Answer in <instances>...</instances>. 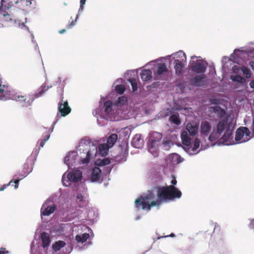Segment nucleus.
I'll list each match as a JSON object with an SVG mask.
<instances>
[{
	"mask_svg": "<svg viewBox=\"0 0 254 254\" xmlns=\"http://www.w3.org/2000/svg\"><path fill=\"white\" fill-rule=\"evenodd\" d=\"M167 143H168V141H164L163 142V143L164 144H167Z\"/></svg>",
	"mask_w": 254,
	"mask_h": 254,
	"instance_id": "57",
	"label": "nucleus"
},
{
	"mask_svg": "<svg viewBox=\"0 0 254 254\" xmlns=\"http://www.w3.org/2000/svg\"><path fill=\"white\" fill-rule=\"evenodd\" d=\"M250 86L251 88L254 90V80L251 81V82L250 83Z\"/></svg>",
	"mask_w": 254,
	"mask_h": 254,
	"instance_id": "53",
	"label": "nucleus"
},
{
	"mask_svg": "<svg viewBox=\"0 0 254 254\" xmlns=\"http://www.w3.org/2000/svg\"><path fill=\"white\" fill-rule=\"evenodd\" d=\"M49 137L50 135H48L45 138L38 140L37 144L39 145V149L44 146L46 141L49 139Z\"/></svg>",
	"mask_w": 254,
	"mask_h": 254,
	"instance_id": "40",
	"label": "nucleus"
},
{
	"mask_svg": "<svg viewBox=\"0 0 254 254\" xmlns=\"http://www.w3.org/2000/svg\"><path fill=\"white\" fill-rule=\"evenodd\" d=\"M251 129H252V133L253 134V136H254V119H253V124L252 125Z\"/></svg>",
	"mask_w": 254,
	"mask_h": 254,
	"instance_id": "52",
	"label": "nucleus"
},
{
	"mask_svg": "<svg viewBox=\"0 0 254 254\" xmlns=\"http://www.w3.org/2000/svg\"><path fill=\"white\" fill-rule=\"evenodd\" d=\"M18 183L19 180H14V181L12 180L10 181L8 184L3 185V186H1L0 188V191L3 190L7 187L10 185H13V183L14 184V188L17 189L18 187Z\"/></svg>",
	"mask_w": 254,
	"mask_h": 254,
	"instance_id": "33",
	"label": "nucleus"
},
{
	"mask_svg": "<svg viewBox=\"0 0 254 254\" xmlns=\"http://www.w3.org/2000/svg\"><path fill=\"white\" fill-rule=\"evenodd\" d=\"M64 97H62V101L64 103H59L58 106V111L62 116L64 117L67 115L71 111V109L68 106L67 101H63Z\"/></svg>",
	"mask_w": 254,
	"mask_h": 254,
	"instance_id": "10",
	"label": "nucleus"
},
{
	"mask_svg": "<svg viewBox=\"0 0 254 254\" xmlns=\"http://www.w3.org/2000/svg\"><path fill=\"white\" fill-rule=\"evenodd\" d=\"M86 0H80V5L79 9V11L83 10L84 5L85 3Z\"/></svg>",
	"mask_w": 254,
	"mask_h": 254,
	"instance_id": "44",
	"label": "nucleus"
},
{
	"mask_svg": "<svg viewBox=\"0 0 254 254\" xmlns=\"http://www.w3.org/2000/svg\"><path fill=\"white\" fill-rule=\"evenodd\" d=\"M176 74L177 75H181L184 71V65L183 62L179 60L175 61V66Z\"/></svg>",
	"mask_w": 254,
	"mask_h": 254,
	"instance_id": "20",
	"label": "nucleus"
},
{
	"mask_svg": "<svg viewBox=\"0 0 254 254\" xmlns=\"http://www.w3.org/2000/svg\"><path fill=\"white\" fill-rule=\"evenodd\" d=\"M200 141L198 138H195L193 143V146L191 147V145L189 146V149H187V152L190 154H196L198 152V151H197V149L200 146Z\"/></svg>",
	"mask_w": 254,
	"mask_h": 254,
	"instance_id": "19",
	"label": "nucleus"
},
{
	"mask_svg": "<svg viewBox=\"0 0 254 254\" xmlns=\"http://www.w3.org/2000/svg\"><path fill=\"white\" fill-rule=\"evenodd\" d=\"M117 134L113 133L108 138L107 143L106 144L108 145L109 147H112L117 141Z\"/></svg>",
	"mask_w": 254,
	"mask_h": 254,
	"instance_id": "28",
	"label": "nucleus"
},
{
	"mask_svg": "<svg viewBox=\"0 0 254 254\" xmlns=\"http://www.w3.org/2000/svg\"><path fill=\"white\" fill-rule=\"evenodd\" d=\"M94 148L93 151H91L89 149V145L85 142H80L77 153V157L78 158V162L80 164H88L89 162L91 156L96 154L97 153L96 148L92 145Z\"/></svg>",
	"mask_w": 254,
	"mask_h": 254,
	"instance_id": "3",
	"label": "nucleus"
},
{
	"mask_svg": "<svg viewBox=\"0 0 254 254\" xmlns=\"http://www.w3.org/2000/svg\"><path fill=\"white\" fill-rule=\"evenodd\" d=\"M78 16L79 15L78 14H77L76 15V19L75 20V21L74 20H72L68 25V26H67V28L68 29H70V28H71L72 27V26L74 25V22L76 21L77 19L78 18Z\"/></svg>",
	"mask_w": 254,
	"mask_h": 254,
	"instance_id": "46",
	"label": "nucleus"
},
{
	"mask_svg": "<svg viewBox=\"0 0 254 254\" xmlns=\"http://www.w3.org/2000/svg\"><path fill=\"white\" fill-rule=\"evenodd\" d=\"M49 87L48 86H46L45 84H43L37 91V92L33 95V97L35 99L40 97L44 95V94L49 89Z\"/></svg>",
	"mask_w": 254,
	"mask_h": 254,
	"instance_id": "26",
	"label": "nucleus"
},
{
	"mask_svg": "<svg viewBox=\"0 0 254 254\" xmlns=\"http://www.w3.org/2000/svg\"><path fill=\"white\" fill-rule=\"evenodd\" d=\"M65 29H62V30H61L59 31V33L60 34H63L65 32Z\"/></svg>",
	"mask_w": 254,
	"mask_h": 254,
	"instance_id": "55",
	"label": "nucleus"
},
{
	"mask_svg": "<svg viewBox=\"0 0 254 254\" xmlns=\"http://www.w3.org/2000/svg\"><path fill=\"white\" fill-rule=\"evenodd\" d=\"M11 99L18 102L22 107H27L30 106L35 98L32 95H20L15 91H10L5 100Z\"/></svg>",
	"mask_w": 254,
	"mask_h": 254,
	"instance_id": "5",
	"label": "nucleus"
},
{
	"mask_svg": "<svg viewBox=\"0 0 254 254\" xmlns=\"http://www.w3.org/2000/svg\"><path fill=\"white\" fill-rule=\"evenodd\" d=\"M41 238L42 242V247L44 248L49 246L51 243V240L49 234L46 232H43L41 234Z\"/></svg>",
	"mask_w": 254,
	"mask_h": 254,
	"instance_id": "22",
	"label": "nucleus"
},
{
	"mask_svg": "<svg viewBox=\"0 0 254 254\" xmlns=\"http://www.w3.org/2000/svg\"><path fill=\"white\" fill-rule=\"evenodd\" d=\"M198 127L199 124L198 123H189L186 126V131L189 133L190 136H193L197 133Z\"/></svg>",
	"mask_w": 254,
	"mask_h": 254,
	"instance_id": "15",
	"label": "nucleus"
},
{
	"mask_svg": "<svg viewBox=\"0 0 254 254\" xmlns=\"http://www.w3.org/2000/svg\"><path fill=\"white\" fill-rule=\"evenodd\" d=\"M128 80L131 85L132 91H136L137 89V84L136 79L132 78H130Z\"/></svg>",
	"mask_w": 254,
	"mask_h": 254,
	"instance_id": "36",
	"label": "nucleus"
},
{
	"mask_svg": "<svg viewBox=\"0 0 254 254\" xmlns=\"http://www.w3.org/2000/svg\"><path fill=\"white\" fill-rule=\"evenodd\" d=\"M154 198V194L152 191H148L147 194L145 196H141L140 198L136 199L135 201V205L138 208H141L142 209H147L150 210L152 206H155L157 203L159 205L161 201H150Z\"/></svg>",
	"mask_w": 254,
	"mask_h": 254,
	"instance_id": "4",
	"label": "nucleus"
},
{
	"mask_svg": "<svg viewBox=\"0 0 254 254\" xmlns=\"http://www.w3.org/2000/svg\"><path fill=\"white\" fill-rule=\"evenodd\" d=\"M82 198H83V197L81 195H78L77 196V198L80 199V200H82Z\"/></svg>",
	"mask_w": 254,
	"mask_h": 254,
	"instance_id": "56",
	"label": "nucleus"
},
{
	"mask_svg": "<svg viewBox=\"0 0 254 254\" xmlns=\"http://www.w3.org/2000/svg\"><path fill=\"white\" fill-rule=\"evenodd\" d=\"M234 128L233 118L231 116H228L219 121L217 126V131L212 132L208 139L212 142L214 141L220 136L224 130H226L224 134L220 138V141L225 145H230L232 144V132Z\"/></svg>",
	"mask_w": 254,
	"mask_h": 254,
	"instance_id": "1",
	"label": "nucleus"
},
{
	"mask_svg": "<svg viewBox=\"0 0 254 254\" xmlns=\"http://www.w3.org/2000/svg\"><path fill=\"white\" fill-rule=\"evenodd\" d=\"M9 253V252L6 250V249L4 248H1L0 249V254H8Z\"/></svg>",
	"mask_w": 254,
	"mask_h": 254,
	"instance_id": "48",
	"label": "nucleus"
},
{
	"mask_svg": "<svg viewBox=\"0 0 254 254\" xmlns=\"http://www.w3.org/2000/svg\"><path fill=\"white\" fill-rule=\"evenodd\" d=\"M157 192L159 201H170L175 198H180L182 194L178 189L172 185L158 188Z\"/></svg>",
	"mask_w": 254,
	"mask_h": 254,
	"instance_id": "2",
	"label": "nucleus"
},
{
	"mask_svg": "<svg viewBox=\"0 0 254 254\" xmlns=\"http://www.w3.org/2000/svg\"><path fill=\"white\" fill-rule=\"evenodd\" d=\"M48 200L44 203L41 208V214L44 216H49L53 213L56 209V206L55 204L52 205H47Z\"/></svg>",
	"mask_w": 254,
	"mask_h": 254,
	"instance_id": "12",
	"label": "nucleus"
},
{
	"mask_svg": "<svg viewBox=\"0 0 254 254\" xmlns=\"http://www.w3.org/2000/svg\"><path fill=\"white\" fill-rule=\"evenodd\" d=\"M0 18L3 20L6 21H10L11 20V19L10 18V15L9 14V17L8 16H4V15H0Z\"/></svg>",
	"mask_w": 254,
	"mask_h": 254,
	"instance_id": "45",
	"label": "nucleus"
},
{
	"mask_svg": "<svg viewBox=\"0 0 254 254\" xmlns=\"http://www.w3.org/2000/svg\"><path fill=\"white\" fill-rule=\"evenodd\" d=\"M0 15L9 17V14L6 11L3 10L2 5L0 6Z\"/></svg>",
	"mask_w": 254,
	"mask_h": 254,
	"instance_id": "41",
	"label": "nucleus"
},
{
	"mask_svg": "<svg viewBox=\"0 0 254 254\" xmlns=\"http://www.w3.org/2000/svg\"><path fill=\"white\" fill-rule=\"evenodd\" d=\"M179 55V56L183 55L184 57H186L185 54L183 51H180L178 53Z\"/></svg>",
	"mask_w": 254,
	"mask_h": 254,
	"instance_id": "54",
	"label": "nucleus"
},
{
	"mask_svg": "<svg viewBox=\"0 0 254 254\" xmlns=\"http://www.w3.org/2000/svg\"><path fill=\"white\" fill-rule=\"evenodd\" d=\"M241 70L246 78H249L251 76L250 70L247 67L243 66L241 68Z\"/></svg>",
	"mask_w": 254,
	"mask_h": 254,
	"instance_id": "37",
	"label": "nucleus"
},
{
	"mask_svg": "<svg viewBox=\"0 0 254 254\" xmlns=\"http://www.w3.org/2000/svg\"><path fill=\"white\" fill-rule=\"evenodd\" d=\"M101 170L98 167H95L93 169L92 171L91 179L93 181H97L99 180L100 178V174Z\"/></svg>",
	"mask_w": 254,
	"mask_h": 254,
	"instance_id": "27",
	"label": "nucleus"
},
{
	"mask_svg": "<svg viewBox=\"0 0 254 254\" xmlns=\"http://www.w3.org/2000/svg\"><path fill=\"white\" fill-rule=\"evenodd\" d=\"M175 236V235L173 233H171L170 235H167V236H163V237H158V239H160L161 238H166V237H174Z\"/></svg>",
	"mask_w": 254,
	"mask_h": 254,
	"instance_id": "51",
	"label": "nucleus"
},
{
	"mask_svg": "<svg viewBox=\"0 0 254 254\" xmlns=\"http://www.w3.org/2000/svg\"><path fill=\"white\" fill-rule=\"evenodd\" d=\"M36 158L34 156L31 155L26 160V162L24 164V176H26L32 170V167L34 164V160Z\"/></svg>",
	"mask_w": 254,
	"mask_h": 254,
	"instance_id": "14",
	"label": "nucleus"
},
{
	"mask_svg": "<svg viewBox=\"0 0 254 254\" xmlns=\"http://www.w3.org/2000/svg\"><path fill=\"white\" fill-rule=\"evenodd\" d=\"M249 227L250 229L254 230V219L250 220V223L249 224Z\"/></svg>",
	"mask_w": 254,
	"mask_h": 254,
	"instance_id": "47",
	"label": "nucleus"
},
{
	"mask_svg": "<svg viewBox=\"0 0 254 254\" xmlns=\"http://www.w3.org/2000/svg\"><path fill=\"white\" fill-rule=\"evenodd\" d=\"M231 79L234 82L240 83H244L246 81V79L244 77L238 74L231 76Z\"/></svg>",
	"mask_w": 254,
	"mask_h": 254,
	"instance_id": "31",
	"label": "nucleus"
},
{
	"mask_svg": "<svg viewBox=\"0 0 254 254\" xmlns=\"http://www.w3.org/2000/svg\"><path fill=\"white\" fill-rule=\"evenodd\" d=\"M162 137V133L153 131L151 132L149 136L148 141L150 143L149 152H150L154 157L158 155V148L160 144V141Z\"/></svg>",
	"mask_w": 254,
	"mask_h": 254,
	"instance_id": "6",
	"label": "nucleus"
},
{
	"mask_svg": "<svg viewBox=\"0 0 254 254\" xmlns=\"http://www.w3.org/2000/svg\"><path fill=\"white\" fill-rule=\"evenodd\" d=\"M167 70V66L165 63L158 64L156 66V70L154 71L155 79H159L158 76L166 72Z\"/></svg>",
	"mask_w": 254,
	"mask_h": 254,
	"instance_id": "16",
	"label": "nucleus"
},
{
	"mask_svg": "<svg viewBox=\"0 0 254 254\" xmlns=\"http://www.w3.org/2000/svg\"><path fill=\"white\" fill-rule=\"evenodd\" d=\"M196 58L195 56L191 57V60L190 62V68L193 72L197 74H202L206 69L207 64L201 60H196L195 61L193 59Z\"/></svg>",
	"mask_w": 254,
	"mask_h": 254,
	"instance_id": "7",
	"label": "nucleus"
},
{
	"mask_svg": "<svg viewBox=\"0 0 254 254\" xmlns=\"http://www.w3.org/2000/svg\"><path fill=\"white\" fill-rule=\"evenodd\" d=\"M109 146L106 144H100L99 146L100 151L102 153H106L110 148Z\"/></svg>",
	"mask_w": 254,
	"mask_h": 254,
	"instance_id": "38",
	"label": "nucleus"
},
{
	"mask_svg": "<svg viewBox=\"0 0 254 254\" xmlns=\"http://www.w3.org/2000/svg\"><path fill=\"white\" fill-rule=\"evenodd\" d=\"M141 79L144 81H148L150 80L152 78V72L149 69H145L142 70L140 73Z\"/></svg>",
	"mask_w": 254,
	"mask_h": 254,
	"instance_id": "23",
	"label": "nucleus"
},
{
	"mask_svg": "<svg viewBox=\"0 0 254 254\" xmlns=\"http://www.w3.org/2000/svg\"><path fill=\"white\" fill-rule=\"evenodd\" d=\"M206 78L205 75H196L190 80L191 85L195 86H201L203 85V79Z\"/></svg>",
	"mask_w": 254,
	"mask_h": 254,
	"instance_id": "18",
	"label": "nucleus"
},
{
	"mask_svg": "<svg viewBox=\"0 0 254 254\" xmlns=\"http://www.w3.org/2000/svg\"><path fill=\"white\" fill-rule=\"evenodd\" d=\"M235 67H236V66H235ZM234 67H235V66H234V67H233V70H234Z\"/></svg>",
	"mask_w": 254,
	"mask_h": 254,
	"instance_id": "59",
	"label": "nucleus"
},
{
	"mask_svg": "<svg viewBox=\"0 0 254 254\" xmlns=\"http://www.w3.org/2000/svg\"><path fill=\"white\" fill-rule=\"evenodd\" d=\"M214 112L217 115V117L219 118V121L223 119L229 115H226V112L219 106H216L213 109Z\"/></svg>",
	"mask_w": 254,
	"mask_h": 254,
	"instance_id": "21",
	"label": "nucleus"
},
{
	"mask_svg": "<svg viewBox=\"0 0 254 254\" xmlns=\"http://www.w3.org/2000/svg\"><path fill=\"white\" fill-rule=\"evenodd\" d=\"M251 132L247 127H240L237 129L235 139L240 143L245 142L250 139Z\"/></svg>",
	"mask_w": 254,
	"mask_h": 254,
	"instance_id": "8",
	"label": "nucleus"
},
{
	"mask_svg": "<svg viewBox=\"0 0 254 254\" xmlns=\"http://www.w3.org/2000/svg\"><path fill=\"white\" fill-rule=\"evenodd\" d=\"M172 177L173 178V180L171 182V183L172 185V186L176 185L177 183V181H176V178L174 175H172Z\"/></svg>",
	"mask_w": 254,
	"mask_h": 254,
	"instance_id": "49",
	"label": "nucleus"
},
{
	"mask_svg": "<svg viewBox=\"0 0 254 254\" xmlns=\"http://www.w3.org/2000/svg\"><path fill=\"white\" fill-rule=\"evenodd\" d=\"M179 117V115L178 113L172 114L170 116L169 120L175 125H179L181 124V121Z\"/></svg>",
	"mask_w": 254,
	"mask_h": 254,
	"instance_id": "30",
	"label": "nucleus"
},
{
	"mask_svg": "<svg viewBox=\"0 0 254 254\" xmlns=\"http://www.w3.org/2000/svg\"><path fill=\"white\" fill-rule=\"evenodd\" d=\"M82 177V173L79 170H75L68 173L67 179L71 182H78L81 180Z\"/></svg>",
	"mask_w": 254,
	"mask_h": 254,
	"instance_id": "9",
	"label": "nucleus"
},
{
	"mask_svg": "<svg viewBox=\"0 0 254 254\" xmlns=\"http://www.w3.org/2000/svg\"><path fill=\"white\" fill-rule=\"evenodd\" d=\"M64 5H67V4H66L65 2H64Z\"/></svg>",
	"mask_w": 254,
	"mask_h": 254,
	"instance_id": "58",
	"label": "nucleus"
},
{
	"mask_svg": "<svg viewBox=\"0 0 254 254\" xmlns=\"http://www.w3.org/2000/svg\"><path fill=\"white\" fill-rule=\"evenodd\" d=\"M169 159L173 165L178 164L182 162L183 160V159L177 153L171 154L169 157Z\"/></svg>",
	"mask_w": 254,
	"mask_h": 254,
	"instance_id": "24",
	"label": "nucleus"
},
{
	"mask_svg": "<svg viewBox=\"0 0 254 254\" xmlns=\"http://www.w3.org/2000/svg\"><path fill=\"white\" fill-rule=\"evenodd\" d=\"M110 163V160L108 159H104L101 162V164L103 166H106Z\"/></svg>",
	"mask_w": 254,
	"mask_h": 254,
	"instance_id": "43",
	"label": "nucleus"
},
{
	"mask_svg": "<svg viewBox=\"0 0 254 254\" xmlns=\"http://www.w3.org/2000/svg\"><path fill=\"white\" fill-rule=\"evenodd\" d=\"M89 238V234L85 233L81 235H76L75 236V240L78 243H83L85 242Z\"/></svg>",
	"mask_w": 254,
	"mask_h": 254,
	"instance_id": "29",
	"label": "nucleus"
},
{
	"mask_svg": "<svg viewBox=\"0 0 254 254\" xmlns=\"http://www.w3.org/2000/svg\"><path fill=\"white\" fill-rule=\"evenodd\" d=\"M143 140L141 139L139 136L136 135L133 138V145L136 148H139L140 145L141 144Z\"/></svg>",
	"mask_w": 254,
	"mask_h": 254,
	"instance_id": "35",
	"label": "nucleus"
},
{
	"mask_svg": "<svg viewBox=\"0 0 254 254\" xmlns=\"http://www.w3.org/2000/svg\"><path fill=\"white\" fill-rule=\"evenodd\" d=\"M104 106L105 108L104 111L105 113L109 115L112 110L113 105L112 102L110 101H106L104 104Z\"/></svg>",
	"mask_w": 254,
	"mask_h": 254,
	"instance_id": "32",
	"label": "nucleus"
},
{
	"mask_svg": "<svg viewBox=\"0 0 254 254\" xmlns=\"http://www.w3.org/2000/svg\"><path fill=\"white\" fill-rule=\"evenodd\" d=\"M190 136V135L186 130L183 131L181 133V137L182 144L184 145L183 148L186 152L187 149H189V146L191 145V138Z\"/></svg>",
	"mask_w": 254,
	"mask_h": 254,
	"instance_id": "11",
	"label": "nucleus"
},
{
	"mask_svg": "<svg viewBox=\"0 0 254 254\" xmlns=\"http://www.w3.org/2000/svg\"><path fill=\"white\" fill-rule=\"evenodd\" d=\"M65 245V243L64 242L62 241H59L58 242H56L55 243L52 247L53 249L55 251H59L62 248H63Z\"/></svg>",
	"mask_w": 254,
	"mask_h": 254,
	"instance_id": "34",
	"label": "nucleus"
},
{
	"mask_svg": "<svg viewBox=\"0 0 254 254\" xmlns=\"http://www.w3.org/2000/svg\"><path fill=\"white\" fill-rule=\"evenodd\" d=\"M119 103L124 104L127 101L126 97L122 96L119 98Z\"/></svg>",
	"mask_w": 254,
	"mask_h": 254,
	"instance_id": "42",
	"label": "nucleus"
},
{
	"mask_svg": "<svg viewBox=\"0 0 254 254\" xmlns=\"http://www.w3.org/2000/svg\"><path fill=\"white\" fill-rule=\"evenodd\" d=\"M77 153L75 151L69 152L64 158V163L68 166L75 162Z\"/></svg>",
	"mask_w": 254,
	"mask_h": 254,
	"instance_id": "17",
	"label": "nucleus"
},
{
	"mask_svg": "<svg viewBox=\"0 0 254 254\" xmlns=\"http://www.w3.org/2000/svg\"><path fill=\"white\" fill-rule=\"evenodd\" d=\"M115 90L118 93L122 94L125 90V88L123 85L120 84L116 86Z\"/></svg>",
	"mask_w": 254,
	"mask_h": 254,
	"instance_id": "39",
	"label": "nucleus"
},
{
	"mask_svg": "<svg viewBox=\"0 0 254 254\" xmlns=\"http://www.w3.org/2000/svg\"><path fill=\"white\" fill-rule=\"evenodd\" d=\"M211 130V125L207 121H202L200 124V134L203 137H207Z\"/></svg>",
	"mask_w": 254,
	"mask_h": 254,
	"instance_id": "13",
	"label": "nucleus"
},
{
	"mask_svg": "<svg viewBox=\"0 0 254 254\" xmlns=\"http://www.w3.org/2000/svg\"><path fill=\"white\" fill-rule=\"evenodd\" d=\"M23 3H24L26 5L29 6L31 4V0H22Z\"/></svg>",
	"mask_w": 254,
	"mask_h": 254,
	"instance_id": "50",
	"label": "nucleus"
},
{
	"mask_svg": "<svg viewBox=\"0 0 254 254\" xmlns=\"http://www.w3.org/2000/svg\"><path fill=\"white\" fill-rule=\"evenodd\" d=\"M127 154L128 150L126 149L124 151L122 152L120 154H118L115 157V162L119 163L126 161Z\"/></svg>",
	"mask_w": 254,
	"mask_h": 254,
	"instance_id": "25",
	"label": "nucleus"
}]
</instances>
